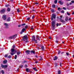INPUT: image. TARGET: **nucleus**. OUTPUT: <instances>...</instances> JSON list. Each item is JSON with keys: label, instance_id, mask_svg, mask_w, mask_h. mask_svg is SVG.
Returning <instances> with one entry per match:
<instances>
[{"label": "nucleus", "instance_id": "nucleus-13", "mask_svg": "<svg viewBox=\"0 0 74 74\" xmlns=\"http://www.w3.org/2000/svg\"><path fill=\"white\" fill-rule=\"evenodd\" d=\"M25 70H26V72H29L30 71V69H28V68H26L25 69Z\"/></svg>", "mask_w": 74, "mask_h": 74}, {"label": "nucleus", "instance_id": "nucleus-12", "mask_svg": "<svg viewBox=\"0 0 74 74\" xmlns=\"http://www.w3.org/2000/svg\"><path fill=\"white\" fill-rule=\"evenodd\" d=\"M36 39H37L38 40H39V41L40 40V38H39V36L38 35H37L36 36Z\"/></svg>", "mask_w": 74, "mask_h": 74}, {"label": "nucleus", "instance_id": "nucleus-8", "mask_svg": "<svg viewBox=\"0 0 74 74\" xmlns=\"http://www.w3.org/2000/svg\"><path fill=\"white\" fill-rule=\"evenodd\" d=\"M2 18H3V19L4 20H6V19H7V18H6V15H3Z\"/></svg>", "mask_w": 74, "mask_h": 74}, {"label": "nucleus", "instance_id": "nucleus-34", "mask_svg": "<svg viewBox=\"0 0 74 74\" xmlns=\"http://www.w3.org/2000/svg\"><path fill=\"white\" fill-rule=\"evenodd\" d=\"M8 58H9V59H10V58H11V56L10 55H9L8 57Z\"/></svg>", "mask_w": 74, "mask_h": 74}, {"label": "nucleus", "instance_id": "nucleus-32", "mask_svg": "<svg viewBox=\"0 0 74 74\" xmlns=\"http://www.w3.org/2000/svg\"><path fill=\"white\" fill-rule=\"evenodd\" d=\"M60 52H61V51L60 50H58V55H59V54H60Z\"/></svg>", "mask_w": 74, "mask_h": 74}, {"label": "nucleus", "instance_id": "nucleus-16", "mask_svg": "<svg viewBox=\"0 0 74 74\" xmlns=\"http://www.w3.org/2000/svg\"><path fill=\"white\" fill-rule=\"evenodd\" d=\"M58 59V57L56 56L54 57V59H53L54 60H56Z\"/></svg>", "mask_w": 74, "mask_h": 74}, {"label": "nucleus", "instance_id": "nucleus-26", "mask_svg": "<svg viewBox=\"0 0 74 74\" xmlns=\"http://www.w3.org/2000/svg\"><path fill=\"white\" fill-rule=\"evenodd\" d=\"M7 10L9 12L10 11V8H8L7 9Z\"/></svg>", "mask_w": 74, "mask_h": 74}, {"label": "nucleus", "instance_id": "nucleus-25", "mask_svg": "<svg viewBox=\"0 0 74 74\" xmlns=\"http://www.w3.org/2000/svg\"><path fill=\"white\" fill-rule=\"evenodd\" d=\"M8 26H9V25H8V26H5V28L6 29H8L9 27Z\"/></svg>", "mask_w": 74, "mask_h": 74}, {"label": "nucleus", "instance_id": "nucleus-48", "mask_svg": "<svg viewBox=\"0 0 74 74\" xmlns=\"http://www.w3.org/2000/svg\"><path fill=\"white\" fill-rule=\"evenodd\" d=\"M66 5L67 6H69V4L67 3L66 4Z\"/></svg>", "mask_w": 74, "mask_h": 74}, {"label": "nucleus", "instance_id": "nucleus-29", "mask_svg": "<svg viewBox=\"0 0 74 74\" xmlns=\"http://www.w3.org/2000/svg\"><path fill=\"white\" fill-rule=\"evenodd\" d=\"M58 74H61V72L59 70L58 71Z\"/></svg>", "mask_w": 74, "mask_h": 74}, {"label": "nucleus", "instance_id": "nucleus-47", "mask_svg": "<svg viewBox=\"0 0 74 74\" xmlns=\"http://www.w3.org/2000/svg\"><path fill=\"white\" fill-rule=\"evenodd\" d=\"M61 12H62V13H64V10H62Z\"/></svg>", "mask_w": 74, "mask_h": 74}, {"label": "nucleus", "instance_id": "nucleus-35", "mask_svg": "<svg viewBox=\"0 0 74 74\" xmlns=\"http://www.w3.org/2000/svg\"><path fill=\"white\" fill-rule=\"evenodd\" d=\"M63 63L62 62H61L60 63V67H62V64Z\"/></svg>", "mask_w": 74, "mask_h": 74}, {"label": "nucleus", "instance_id": "nucleus-30", "mask_svg": "<svg viewBox=\"0 0 74 74\" xmlns=\"http://www.w3.org/2000/svg\"><path fill=\"white\" fill-rule=\"evenodd\" d=\"M1 73L2 74H4V70H2L1 71Z\"/></svg>", "mask_w": 74, "mask_h": 74}, {"label": "nucleus", "instance_id": "nucleus-20", "mask_svg": "<svg viewBox=\"0 0 74 74\" xmlns=\"http://www.w3.org/2000/svg\"><path fill=\"white\" fill-rule=\"evenodd\" d=\"M24 31H26V29L23 28L22 30V32H24Z\"/></svg>", "mask_w": 74, "mask_h": 74}, {"label": "nucleus", "instance_id": "nucleus-40", "mask_svg": "<svg viewBox=\"0 0 74 74\" xmlns=\"http://www.w3.org/2000/svg\"><path fill=\"white\" fill-rule=\"evenodd\" d=\"M16 58H17V56L16 55H15L14 57L15 59H16Z\"/></svg>", "mask_w": 74, "mask_h": 74}, {"label": "nucleus", "instance_id": "nucleus-10", "mask_svg": "<svg viewBox=\"0 0 74 74\" xmlns=\"http://www.w3.org/2000/svg\"><path fill=\"white\" fill-rule=\"evenodd\" d=\"M5 9H3L0 12L1 14H3V13L5 12Z\"/></svg>", "mask_w": 74, "mask_h": 74}, {"label": "nucleus", "instance_id": "nucleus-64", "mask_svg": "<svg viewBox=\"0 0 74 74\" xmlns=\"http://www.w3.org/2000/svg\"><path fill=\"white\" fill-rule=\"evenodd\" d=\"M72 15H74V12H73L72 13Z\"/></svg>", "mask_w": 74, "mask_h": 74}, {"label": "nucleus", "instance_id": "nucleus-60", "mask_svg": "<svg viewBox=\"0 0 74 74\" xmlns=\"http://www.w3.org/2000/svg\"><path fill=\"white\" fill-rule=\"evenodd\" d=\"M58 25H59V24H58V23H57V24H56V26H57V27H58Z\"/></svg>", "mask_w": 74, "mask_h": 74}, {"label": "nucleus", "instance_id": "nucleus-55", "mask_svg": "<svg viewBox=\"0 0 74 74\" xmlns=\"http://www.w3.org/2000/svg\"><path fill=\"white\" fill-rule=\"evenodd\" d=\"M31 30H33V26H31Z\"/></svg>", "mask_w": 74, "mask_h": 74}, {"label": "nucleus", "instance_id": "nucleus-7", "mask_svg": "<svg viewBox=\"0 0 74 74\" xmlns=\"http://www.w3.org/2000/svg\"><path fill=\"white\" fill-rule=\"evenodd\" d=\"M59 19H60V22H62V23H65V22H65V21H64V20L62 19V18H60Z\"/></svg>", "mask_w": 74, "mask_h": 74}, {"label": "nucleus", "instance_id": "nucleus-51", "mask_svg": "<svg viewBox=\"0 0 74 74\" xmlns=\"http://www.w3.org/2000/svg\"><path fill=\"white\" fill-rule=\"evenodd\" d=\"M49 39H50V40H51V39H52V38H51V36H49Z\"/></svg>", "mask_w": 74, "mask_h": 74}, {"label": "nucleus", "instance_id": "nucleus-54", "mask_svg": "<svg viewBox=\"0 0 74 74\" xmlns=\"http://www.w3.org/2000/svg\"><path fill=\"white\" fill-rule=\"evenodd\" d=\"M71 2L72 3H74V1H71Z\"/></svg>", "mask_w": 74, "mask_h": 74}, {"label": "nucleus", "instance_id": "nucleus-11", "mask_svg": "<svg viewBox=\"0 0 74 74\" xmlns=\"http://www.w3.org/2000/svg\"><path fill=\"white\" fill-rule=\"evenodd\" d=\"M58 2L60 5H63V2H62L60 1H59Z\"/></svg>", "mask_w": 74, "mask_h": 74}, {"label": "nucleus", "instance_id": "nucleus-15", "mask_svg": "<svg viewBox=\"0 0 74 74\" xmlns=\"http://www.w3.org/2000/svg\"><path fill=\"white\" fill-rule=\"evenodd\" d=\"M31 51V53H33L34 54H35V51L33 50H32V51Z\"/></svg>", "mask_w": 74, "mask_h": 74}, {"label": "nucleus", "instance_id": "nucleus-33", "mask_svg": "<svg viewBox=\"0 0 74 74\" xmlns=\"http://www.w3.org/2000/svg\"><path fill=\"white\" fill-rule=\"evenodd\" d=\"M51 12H52V13H53L54 12V10L53 9H51Z\"/></svg>", "mask_w": 74, "mask_h": 74}, {"label": "nucleus", "instance_id": "nucleus-63", "mask_svg": "<svg viewBox=\"0 0 74 74\" xmlns=\"http://www.w3.org/2000/svg\"><path fill=\"white\" fill-rule=\"evenodd\" d=\"M60 18H62V17H63V16L62 15V16H60Z\"/></svg>", "mask_w": 74, "mask_h": 74}, {"label": "nucleus", "instance_id": "nucleus-49", "mask_svg": "<svg viewBox=\"0 0 74 74\" xmlns=\"http://www.w3.org/2000/svg\"><path fill=\"white\" fill-rule=\"evenodd\" d=\"M63 10H66V8H65V7H63Z\"/></svg>", "mask_w": 74, "mask_h": 74}, {"label": "nucleus", "instance_id": "nucleus-52", "mask_svg": "<svg viewBox=\"0 0 74 74\" xmlns=\"http://www.w3.org/2000/svg\"><path fill=\"white\" fill-rule=\"evenodd\" d=\"M34 17H35V16H34V15L32 17V18L34 19Z\"/></svg>", "mask_w": 74, "mask_h": 74}, {"label": "nucleus", "instance_id": "nucleus-59", "mask_svg": "<svg viewBox=\"0 0 74 74\" xmlns=\"http://www.w3.org/2000/svg\"><path fill=\"white\" fill-rule=\"evenodd\" d=\"M27 67V64H25V67Z\"/></svg>", "mask_w": 74, "mask_h": 74}, {"label": "nucleus", "instance_id": "nucleus-6", "mask_svg": "<svg viewBox=\"0 0 74 74\" xmlns=\"http://www.w3.org/2000/svg\"><path fill=\"white\" fill-rule=\"evenodd\" d=\"M30 51L27 50H26L25 51V53L27 55H29L30 54Z\"/></svg>", "mask_w": 74, "mask_h": 74}, {"label": "nucleus", "instance_id": "nucleus-56", "mask_svg": "<svg viewBox=\"0 0 74 74\" xmlns=\"http://www.w3.org/2000/svg\"><path fill=\"white\" fill-rule=\"evenodd\" d=\"M30 19V17H29L27 18V21H29V19Z\"/></svg>", "mask_w": 74, "mask_h": 74}, {"label": "nucleus", "instance_id": "nucleus-5", "mask_svg": "<svg viewBox=\"0 0 74 74\" xmlns=\"http://www.w3.org/2000/svg\"><path fill=\"white\" fill-rule=\"evenodd\" d=\"M1 67L2 68H4V69H6L8 67V66L7 65H4L2 64H1Z\"/></svg>", "mask_w": 74, "mask_h": 74}, {"label": "nucleus", "instance_id": "nucleus-31", "mask_svg": "<svg viewBox=\"0 0 74 74\" xmlns=\"http://www.w3.org/2000/svg\"><path fill=\"white\" fill-rule=\"evenodd\" d=\"M57 2H58V0H55L54 1V3L55 4H57Z\"/></svg>", "mask_w": 74, "mask_h": 74}, {"label": "nucleus", "instance_id": "nucleus-1", "mask_svg": "<svg viewBox=\"0 0 74 74\" xmlns=\"http://www.w3.org/2000/svg\"><path fill=\"white\" fill-rule=\"evenodd\" d=\"M56 24V21H52L51 22V26H52V30H54L55 29V25Z\"/></svg>", "mask_w": 74, "mask_h": 74}, {"label": "nucleus", "instance_id": "nucleus-22", "mask_svg": "<svg viewBox=\"0 0 74 74\" xmlns=\"http://www.w3.org/2000/svg\"><path fill=\"white\" fill-rule=\"evenodd\" d=\"M56 7V5H55V4H53L52 5V7L53 8H55V7Z\"/></svg>", "mask_w": 74, "mask_h": 74}, {"label": "nucleus", "instance_id": "nucleus-57", "mask_svg": "<svg viewBox=\"0 0 74 74\" xmlns=\"http://www.w3.org/2000/svg\"><path fill=\"white\" fill-rule=\"evenodd\" d=\"M17 11L18 12H19V10L18 9H17Z\"/></svg>", "mask_w": 74, "mask_h": 74}, {"label": "nucleus", "instance_id": "nucleus-44", "mask_svg": "<svg viewBox=\"0 0 74 74\" xmlns=\"http://www.w3.org/2000/svg\"><path fill=\"white\" fill-rule=\"evenodd\" d=\"M55 67H56V66H57V65H58V64H57V63H55Z\"/></svg>", "mask_w": 74, "mask_h": 74}, {"label": "nucleus", "instance_id": "nucleus-2", "mask_svg": "<svg viewBox=\"0 0 74 74\" xmlns=\"http://www.w3.org/2000/svg\"><path fill=\"white\" fill-rule=\"evenodd\" d=\"M16 37H17V35H15L9 37V40H11V39H12V38L14 39V38H15Z\"/></svg>", "mask_w": 74, "mask_h": 74}, {"label": "nucleus", "instance_id": "nucleus-9", "mask_svg": "<svg viewBox=\"0 0 74 74\" xmlns=\"http://www.w3.org/2000/svg\"><path fill=\"white\" fill-rule=\"evenodd\" d=\"M32 41H34L36 40V37H35V36H33L32 37Z\"/></svg>", "mask_w": 74, "mask_h": 74}, {"label": "nucleus", "instance_id": "nucleus-37", "mask_svg": "<svg viewBox=\"0 0 74 74\" xmlns=\"http://www.w3.org/2000/svg\"><path fill=\"white\" fill-rule=\"evenodd\" d=\"M25 25H26V24L25 23H24V24H22L21 25V26H25Z\"/></svg>", "mask_w": 74, "mask_h": 74}, {"label": "nucleus", "instance_id": "nucleus-45", "mask_svg": "<svg viewBox=\"0 0 74 74\" xmlns=\"http://www.w3.org/2000/svg\"><path fill=\"white\" fill-rule=\"evenodd\" d=\"M66 55H67V56H69V53L68 52H66Z\"/></svg>", "mask_w": 74, "mask_h": 74}, {"label": "nucleus", "instance_id": "nucleus-28", "mask_svg": "<svg viewBox=\"0 0 74 74\" xmlns=\"http://www.w3.org/2000/svg\"><path fill=\"white\" fill-rule=\"evenodd\" d=\"M10 17H9L8 18V19L7 20V21H10Z\"/></svg>", "mask_w": 74, "mask_h": 74}, {"label": "nucleus", "instance_id": "nucleus-53", "mask_svg": "<svg viewBox=\"0 0 74 74\" xmlns=\"http://www.w3.org/2000/svg\"><path fill=\"white\" fill-rule=\"evenodd\" d=\"M9 6V5H5V7H8Z\"/></svg>", "mask_w": 74, "mask_h": 74}, {"label": "nucleus", "instance_id": "nucleus-39", "mask_svg": "<svg viewBox=\"0 0 74 74\" xmlns=\"http://www.w3.org/2000/svg\"><path fill=\"white\" fill-rule=\"evenodd\" d=\"M7 56H8V54H5L4 56V57H5V58H7Z\"/></svg>", "mask_w": 74, "mask_h": 74}, {"label": "nucleus", "instance_id": "nucleus-42", "mask_svg": "<svg viewBox=\"0 0 74 74\" xmlns=\"http://www.w3.org/2000/svg\"><path fill=\"white\" fill-rule=\"evenodd\" d=\"M40 58H40V60H39L40 61V60H42V57H41V56H40Z\"/></svg>", "mask_w": 74, "mask_h": 74}, {"label": "nucleus", "instance_id": "nucleus-41", "mask_svg": "<svg viewBox=\"0 0 74 74\" xmlns=\"http://www.w3.org/2000/svg\"><path fill=\"white\" fill-rule=\"evenodd\" d=\"M40 58H40V60H39L40 61V60H42V57H41V56H40Z\"/></svg>", "mask_w": 74, "mask_h": 74}, {"label": "nucleus", "instance_id": "nucleus-18", "mask_svg": "<svg viewBox=\"0 0 74 74\" xmlns=\"http://www.w3.org/2000/svg\"><path fill=\"white\" fill-rule=\"evenodd\" d=\"M11 50V52H14L15 51V49H12Z\"/></svg>", "mask_w": 74, "mask_h": 74}, {"label": "nucleus", "instance_id": "nucleus-21", "mask_svg": "<svg viewBox=\"0 0 74 74\" xmlns=\"http://www.w3.org/2000/svg\"><path fill=\"white\" fill-rule=\"evenodd\" d=\"M34 43H35L36 44H37L38 42H37V40H34Z\"/></svg>", "mask_w": 74, "mask_h": 74}, {"label": "nucleus", "instance_id": "nucleus-58", "mask_svg": "<svg viewBox=\"0 0 74 74\" xmlns=\"http://www.w3.org/2000/svg\"><path fill=\"white\" fill-rule=\"evenodd\" d=\"M58 10H60V8H58Z\"/></svg>", "mask_w": 74, "mask_h": 74}, {"label": "nucleus", "instance_id": "nucleus-36", "mask_svg": "<svg viewBox=\"0 0 74 74\" xmlns=\"http://www.w3.org/2000/svg\"><path fill=\"white\" fill-rule=\"evenodd\" d=\"M4 25H5V26H8V24L7 23H5L4 24Z\"/></svg>", "mask_w": 74, "mask_h": 74}, {"label": "nucleus", "instance_id": "nucleus-38", "mask_svg": "<svg viewBox=\"0 0 74 74\" xmlns=\"http://www.w3.org/2000/svg\"><path fill=\"white\" fill-rule=\"evenodd\" d=\"M15 53H10V54L12 56V55H14V54Z\"/></svg>", "mask_w": 74, "mask_h": 74}, {"label": "nucleus", "instance_id": "nucleus-27", "mask_svg": "<svg viewBox=\"0 0 74 74\" xmlns=\"http://www.w3.org/2000/svg\"><path fill=\"white\" fill-rule=\"evenodd\" d=\"M23 65H21L19 66V67L20 68V69H21V68L22 67H23Z\"/></svg>", "mask_w": 74, "mask_h": 74}, {"label": "nucleus", "instance_id": "nucleus-19", "mask_svg": "<svg viewBox=\"0 0 74 74\" xmlns=\"http://www.w3.org/2000/svg\"><path fill=\"white\" fill-rule=\"evenodd\" d=\"M7 60H5L3 62L4 64H6V63H7Z\"/></svg>", "mask_w": 74, "mask_h": 74}, {"label": "nucleus", "instance_id": "nucleus-3", "mask_svg": "<svg viewBox=\"0 0 74 74\" xmlns=\"http://www.w3.org/2000/svg\"><path fill=\"white\" fill-rule=\"evenodd\" d=\"M28 40V38L27 37V35H25L23 36V41H25V40Z\"/></svg>", "mask_w": 74, "mask_h": 74}, {"label": "nucleus", "instance_id": "nucleus-50", "mask_svg": "<svg viewBox=\"0 0 74 74\" xmlns=\"http://www.w3.org/2000/svg\"><path fill=\"white\" fill-rule=\"evenodd\" d=\"M35 4H36L37 5H38V3H34Z\"/></svg>", "mask_w": 74, "mask_h": 74}, {"label": "nucleus", "instance_id": "nucleus-62", "mask_svg": "<svg viewBox=\"0 0 74 74\" xmlns=\"http://www.w3.org/2000/svg\"><path fill=\"white\" fill-rule=\"evenodd\" d=\"M15 46L14 45H13V48H15Z\"/></svg>", "mask_w": 74, "mask_h": 74}, {"label": "nucleus", "instance_id": "nucleus-43", "mask_svg": "<svg viewBox=\"0 0 74 74\" xmlns=\"http://www.w3.org/2000/svg\"><path fill=\"white\" fill-rule=\"evenodd\" d=\"M28 27V25H26L25 26V29H27Z\"/></svg>", "mask_w": 74, "mask_h": 74}, {"label": "nucleus", "instance_id": "nucleus-14", "mask_svg": "<svg viewBox=\"0 0 74 74\" xmlns=\"http://www.w3.org/2000/svg\"><path fill=\"white\" fill-rule=\"evenodd\" d=\"M41 48L42 51H44V46H42V47H41Z\"/></svg>", "mask_w": 74, "mask_h": 74}, {"label": "nucleus", "instance_id": "nucleus-23", "mask_svg": "<svg viewBox=\"0 0 74 74\" xmlns=\"http://www.w3.org/2000/svg\"><path fill=\"white\" fill-rule=\"evenodd\" d=\"M65 20L66 21V22H67V21H68V20H69V19H68V17H66L65 19Z\"/></svg>", "mask_w": 74, "mask_h": 74}, {"label": "nucleus", "instance_id": "nucleus-4", "mask_svg": "<svg viewBox=\"0 0 74 74\" xmlns=\"http://www.w3.org/2000/svg\"><path fill=\"white\" fill-rule=\"evenodd\" d=\"M54 19L56 18V15L54 14H53L51 18V21H53Z\"/></svg>", "mask_w": 74, "mask_h": 74}, {"label": "nucleus", "instance_id": "nucleus-46", "mask_svg": "<svg viewBox=\"0 0 74 74\" xmlns=\"http://www.w3.org/2000/svg\"><path fill=\"white\" fill-rule=\"evenodd\" d=\"M67 14L68 15H70V13H69V12H67Z\"/></svg>", "mask_w": 74, "mask_h": 74}, {"label": "nucleus", "instance_id": "nucleus-61", "mask_svg": "<svg viewBox=\"0 0 74 74\" xmlns=\"http://www.w3.org/2000/svg\"><path fill=\"white\" fill-rule=\"evenodd\" d=\"M71 18H69V21H71Z\"/></svg>", "mask_w": 74, "mask_h": 74}, {"label": "nucleus", "instance_id": "nucleus-17", "mask_svg": "<svg viewBox=\"0 0 74 74\" xmlns=\"http://www.w3.org/2000/svg\"><path fill=\"white\" fill-rule=\"evenodd\" d=\"M20 53H21V52L20 51H18L17 52V55H19Z\"/></svg>", "mask_w": 74, "mask_h": 74}, {"label": "nucleus", "instance_id": "nucleus-24", "mask_svg": "<svg viewBox=\"0 0 74 74\" xmlns=\"http://www.w3.org/2000/svg\"><path fill=\"white\" fill-rule=\"evenodd\" d=\"M33 69L34 71H37V70L35 68H33Z\"/></svg>", "mask_w": 74, "mask_h": 74}]
</instances>
